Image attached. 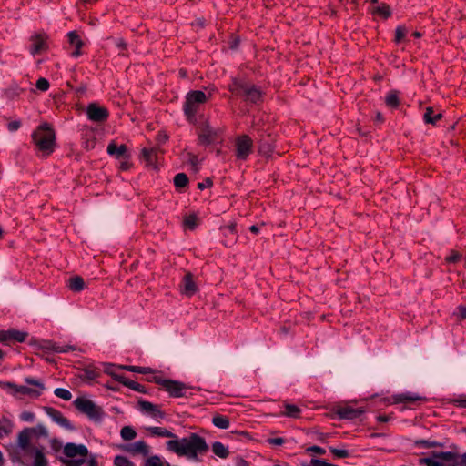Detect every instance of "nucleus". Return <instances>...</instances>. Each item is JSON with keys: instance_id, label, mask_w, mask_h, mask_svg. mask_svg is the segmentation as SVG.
<instances>
[{"instance_id": "7", "label": "nucleus", "mask_w": 466, "mask_h": 466, "mask_svg": "<svg viewBox=\"0 0 466 466\" xmlns=\"http://www.w3.org/2000/svg\"><path fill=\"white\" fill-rule=\"evenodd\" d=\"M235 147L238 159L246 160L252 152L253 141L248 135H242L237 137Z\"/></svg>"}, {"instance_id": "24", "label": "nucleus", "mask_w": 466, "mask_h": 466, "mask_svg": "<svg viewBox=\"0 0 466 466\" xmlns=\"http://www.w3.org/2000/svg\"><path fill=\"white\" fill-rule=\"evenodd\" d=\"M67 36L70 45L76 47L75 51L72 52V56H79L81 55L80 49L83 46V41L76 31L69 32Z\"/></svg>"}, {"instance_id": "2", "label": "nucleus", "mask_w": 466, "mask_h": 466, "mask_svg": "<svg viewBox=\"0 0 466 466\" xmlns=\"http://www.w3.org/2000/svg\"><path fill=\"white\" fill-rule=\"evenodd\" d=\"M32 138L39 150L49 155L54 151L56 135L54 129L47 123L40 125L32 135Z\"/></svg>"}, {"instance_id": "41", "label": "nucleus", "mask_w": 466, "mask_h": 466, "mask_svg": "<svg viewBox=\"0 0 466 466\" xmlns=\"http://www.w3.org/2000/svg\"><path fill=\"white\" fill-rule=\"evenodd\" d=\"M33 466H47V460L41 451H36L34 457Z\"/></svg>"}, {"instance_id": "53", "label": "nucleus", "mask_w": 466, "mask_h": 466, "mask_svg": "<svg viewBox=\"0 0 466 466\" xmlns=\"http://www.w3.org/2000/svg\"><path fill=\"white\" fill-rule=\"evenodd\" d=\"M116 367L111 364H106L105 368V372L110 376H112L116 380H117L118 377H123L122 375H118L115 372Z\"/></svg>"}, {"instance_id": "42", "label": "nucleus", "mask_w": 466, "mask_h": 466, "mask_svg": "<svg viewBox=\"0 0 466 466\" xmlns=\"http://www.w3.org/2000/svg\"><path fill=\"white\" fill-rule=\"evenodd\" d=\"M198 217L195 214H190L189 216H187L185 218L184 225H185V227L193 230L198 226Z\"/></svg>"}, {"instance_id": "16", "label": "nucleus", "mask_w": 466, "mask_h": 466, "mask_svg": "<svg viewBox=\"0 0 466 466\" xmlns=\"http://www.w3.org/2000/svg\"><path fill=\"white\" fill-rule=\"evenodd\" d=\"M217 138V132L209 125L207 124L202 127L201 132L199 134V141L201 144L209 145L214 143Z\"/></svg>"}, {"instance_id": "61", "label": "nucleus", "mask_w": 466, "mask_h": 466, "mask_svg": "<svg viewBox=\"0 0 466 466\" xmlns=\"http://www.w3.org/2000/svg\"><path fill=\"white\" fill-rule=\"evenodd\" d=\"M212 186V180L208 177L205 179V181L198 183V187L200 190H203L205 188L210 187Z\"/></svg>"}, {"instance_id": "34", "label": "nucleus", "mask_w": 466, "mask_h": 466, "mask_svg": "<svg viewBox=\"0 0 466 466\" xmlns=\"http://www.w3.org/2000/svg\"><path fill=\"white\" fill-rule=\"evenodd\" d=\"M174 185L177 188L182 189L188 185V177L185 173H178L174 177Z\"/></svg>"}, {"instance_id": "6", "label": "nucleus", "mask_w": 466, "mask_h": 466, "mask_svg": "<svg viewBox=\"0 0 466 466\" xmlns=\"http://www.w3.org/2000/svg\"><path fill=\"white\" fill-rule=\"evenodd\" d=\"M48 36L46 33H35L29 38L30 46L29 51L32 56L42 54L48 50L47 44Z\"/></svg>"}, {"instance_id": "25", "label": "nucleus", "mask_w": 466, "mask_h": 466, "mask_svg": "<svg viewBox=\"0 0 466 466\" xmlns=\"http://www.w3.org/2000/svg\"><path fill=\"white\" fill-rule=\"evenodd\" d=\"M431 454V459H441L445 461L452 462L451 464L459 462L460 461V455L451 451H432Z\"/></svg>"}, {"instance_id": "11", "label": "nucleus", "mask_w": 466, "mask_h": 466, "mask_svg": "<svg viewBox=\"0 0 466 466\" xmlns=\"http://www.w3.org/2000/svg\"><path fill=\"white\" fill-rule=\"evenodd\" d=\"M28 337L27 332L20 331L17 329H8L6 331L0 330V342L1 343H9L11 340L17 342H24Z\"/></svg>"}, {"instance_id": "17", "label": "nucleus", "mask_w": 466, "mask_h": 466, "mask_svg": "<svg viewBox=\"0 0 466 466\" xmlns=\"http://www.w3.org/2000/svg\"><path fill=\"white\" fill-rule=\"evenodd\" d=\"M163 151L160 147H152V148H143L141 152L142 158L147 163V166L155 167V162L157 159V154L162 153Z\"/></svg>"}, {"instance_id": "13", "label": "nucleus", "mask_w": 466, "mask_h": 466, "mask_svg": "<svg viewBox=\"0 0 466 466\" xmlns=\"http://www.w3.org/2000/svg\"><path fill=\"white\" fill-rule=\"evenodd\" d=\"M45 411L54 421H56L61 427H64L65 429L70 431L74 430V427L71 424V422L66 417H64L59 410L52 407H45Z\"/></svg>"}, {"instance_id": "56", "label": "nucleus", "mask_w": 466, "mask_h": 466, "mask_svg": "<svg viewBox=\"0 0 466 466\" xmlns=\"http://www.w3.org/2000/svg\"><path fill=\"white\" fill-rule=\"evenodd\" d=\"M147 380L149 381V382L156 383V384L160 385L161 387H163L166 379H163L159 375H153L152 377L147 378Z\"/></svg>"}, {"instance_id": "47", "label": "nucleus", "mask_w": 466, "mask_h": 466, "mask_svg": "<svg viewBox=\"0 0 466 466\" xmlns=\"http://www.w3.org/2000/svg\"><path fill=\"white\" fill-rule=\"evenodd\" d=\"M461 258V254L456 250H451V254L446 257L445 261L447 263H457Z\"/></svg>"}, {"instance_id": "30", "label": "nucleus", "mask_w": 466, "mask_h": 466, "mask_svg": "<svg viewBox=\"0 0 466 466\" xmlns=\"http://www.w3.org/2000/svg\"><path fill=\"white\" fill-rule=\"evenodd\" d=\"M442 118L441 113L434 114L432 107H427L423 116V119L427 124L435 125L439 120Z\"/></svg>"}, {"instance_id": "44", "label": "nucleus", "mask_w": 466, "mask_h": 466, "mask_svg": "<svg viewBox=\"0 0 466 466\" xmlns=\"http://www.w3.org/2000/svg\"><path fill=\"white\" fill-rule=\"evenodd\" d=\"M29 430H30L31 433H33L36 436H42V437L48 436V431H47L46 428L42 424H38L34 428H29Z\"/></svg>"}, {"instance_id": "43", "label": "nucleus", "mask_w": 466, "mask_h": 466, "mask_svg": "<svg viewBox=\"0 0 466 466\" xmlns=\"http://www.w3.org/2000/svg\"><path fill=\"white\" fill-rule=\"evenodd\" d=\"M415 445L421 446L423 448L443 447L442 443L437 441H430L427 440H418L415 441Z\"/></svg>"}, {"instance_id": "40", "label": "nucleus", "mask_w": 466, "mask_h": 466, "mask_svg": "<svg viewBox=\"0 0 466 466\" xmlns=\"http://www.w3.org/2000/svg\"><path fill=\"white\" fill-rule=\"evenodd\" d=\"M121 369H125L128 371L137 372L140 374H149L153 373V370L149 367H140V366H122Z\"/></svg>"}, {"instance_id": "18", "label": "nucleus", "mask_w": 466, "mask_h": 466, "mask_svg": "<svg viewBox=\"0 0 466 466\" xmlns=\"http://www.w3.org/2000/svg\"><path fill=\"white\" fill-rule=\"evenodd\" d=\"M181 289L184 294L187 296H192L196 293L198 288L196 283L193 280V274L190 272H187L182 280L181 283Z\"/></svg>"}, {"instance_id": "64", "label": "nucleus", "mask_w": 466, "mask_h": 466, "mask_svg": "<svg viewBox=\"0 0 466 466\" xmlns=\"http://www.w3.org/2000/svg\"><path fill=\"white\" fill-rule=\"evenodd\" d=\"M451 466H466V452L460 455L459 462L453 463Z\"/></svg>"}, {"instance_id": "22", "label": "nucleus", "mask_w": 466, "mask_h": 466, "mask_svg": "<svg viewBox=\"0 0 466 466\" xmlns=\"http://www.w3.org/2000/svg\"><path fill=\"white\" fill-rule=\"evenodd\" d=\"M396 403H415L417 401H424L426 399L413 393H401L393 396Z\"/></svg>"}, {"instance_id": "63", "label": "nucleus", "mask_w": 466, "mask_h": 466, "mask_svg": "<svg viewBox=\"0 0 466 466\" xmlns=\"http://www.w3.org/2000/svg\"><path fill=\"white\" fill-rule=\"evenodd\" d=\"M458 316L461 319H466V307L465 306H459L458 307Z\"/></svg>"}, {"instance_id": "10", "label": "nucleus", "mask_w": 466, "mask_h": 466, "mask_svg": "<svg viewBox=\"0 0 466 466\" xmlns=\"http://www.w3.org/2000/svg\"><path fill=\"white\" fill-rule=\"evenodd\" d=\"M137 408L140 411L155 420L164 419L166 416L165 412L160 410L158 405L153 404L147 400H139L137 401Z\"/></svg>"}, {"instance_id": "62", "label": "nucleus", "mask_w": 466, "mask_h": 466, "mask_svg": "<svg viewBox=\"0 0 466 466\" xmlns=\"http://www.w3.org/2000/svg\"><path fill=\"white\" fill-rule=\"evenodd\" d=\"M453 402L461 408H466V397L460 396L459 398L453 400Z\"/></svg>"}, {"instance_id": "26", "label": "nucleus", "mask_w": 466, "mask_h": 466, "mask_svg": "<svg viewBox=\"0 0 466 466\" xmlns=\"http://www.w3.org/2000/svg\"><path fill=\"white\" fill-rule=\"evenodd\" d=\"M67 287L74 292H79L85 289L84 279L80 276H74L67 280Z\"/></svg>"}, {"instance_id": "52", "label": "nucleus", "mask_w": 466, "mask_h": 466, "mask_svg": "<svg viewBox=\"0 0 466 466\" xmlns=\"http://www.w3.org/2000/svg\"><path fill=\"white\" fill-rule=\"evenodd\" d=\"M187 157H188V161H189L193 170L198 171V166L199 163L198 157L192 153H187Z\"/></svg>"}, {"instance_id": "3", "label": "nucleus", "mask_w": 466, "mask_h": 466, "mask_svg": "<svg viewBox=\"0 0 466 466\" xmlns=\"http://www.w3.org/2000/svg\"><path fill=\"white\" fill-rule=\"evenodd\" d=\"M208 98V96L200 90H194L187 93L183 110L189 120L195 117L200 105L206 103Z\"/></svg>"}, {"instance_id": "14", "label": "nucleus", "mask_w": 466, "mask_h": 466, "mask_svg": "<svg viewBox=\"0 0 466 466\" xmlns=\"http://www.w3.org/2000/svg\"><path fill=\"white\" fill-rule=\"evenodd\" d=\"M254 85H249L248 83L242 82L240 80L235 79L230 85H229V91L233 93L235 96H242L247 100L248 94L251 90Z\"/></svg>"}, {"instance_id": "4", "label": "nucleus", "mask_w": 466, "mask_h": 466, "mask_svg": "<svg viewBox=\"0 0 466 466\" xmlns=\"http://www.w3.org/2000/svg\"><path fill=\"white\" fill-rule=\"evenodd\" d=\"M74 405L81 413L86 415L90 420L99 421L103 417L104 412L102 408L97 406L91 400L79 397L74 400Z\"/></svg>"}, {"instance_id": "19", "label": "nucleus", "mask_w": 466, "mask_h": 466, "mask_svg": "<svg viewBox=\"0 0 466 466\" xmlns=\"http://www.w3.org/2000/svg\"><path fill=\"white\" fill-rule=\"evenodd\" d=\"M78 370L81 372L80 374H78V377L84 381H93L99 376V371L97 370L96 368H95L92 365L78 368Z\"/></svg>"}, {"instance_id": "58", "label": "nucleus", "mask_w": 466, "mask_h": 466, "mask_svg": "<svg viewBox=\"0 0 466 466\" xmlns=\"http://www.w3.org/2000/svg\"><path fill=\"white\" fill-rule=\"evenodd\" d=\"M20 418L24 421H33L35 420V414L31 411H23L20 415Z\"/></svg>"}, {"instance_id": "32", "label": "nucleus", "mask_w": 466, "mask_h": 466, "mask_svg": "<svg viewBox=\"0 0 466 466\" xmlns=\"http://www.w3.org/2000/svg\"><path fill=\"white\" fill-rule=\"evenodd\" d=\"M30 435H31V431H30L29 428H25L22 431L19 432L18 445L23 450H25L28 447L29 441H30Z\"/></svg>"}, {"instance_id": "8", "label": "nucleus", "mask_w": 466, "mask_h": 466, "mask_svg": "<svg viewBox=\"0 0 466 466\" xmlns=\"http://www.w3.org/2000/svg\"><path fill=\"white\" fill-rule=\"evenodd\" d=\"M86 115L89 120L96 123L106 121L109 116L108 110L96 103H91L86 107Z\"/></svg>"}, {"instance_id": "31", "label": "nucleus", "mask_w": 466, "mask_h": 466, "mask_svg": "<svg viewBox=\"0 0 466 466\" xmlns=\"http://www.w3.org/2000/svg\"><path fill=\"white\" fill-rule=\"evenodd\" d=\"M212 423L214 426L219 429H228L229 428L230 421L229 419L227 416L216 414L212 418Z\"/></svg>"}, {"instance_id": "23", "label": "nucleus", "mask_w": 466, "mask_h": 466, "mask_svg": "<svg viewBox=\"0 0 466 466\" xmlns=\"http://www.w3.org/2000/svg\"><path fill=\"white\" fill-rule=\"evenodd\" d=\"M273 149H274L273 140L269 136L260 139L259 146H258V151L262 156H264L266 157H270L273 152Z\"/></svg>"}, {"instance_id": "45", "label": "nucleus", "mask_w": 466, "mask_h": 466, "mask_svg": "<svg viewBox=\"0 0 466 466\" xmlns=\"http://www.w3.org/2000/svg\"><path fill=\"white\" fill-rule=\"evenodd\" d=\"M54 393L56 397L61 398L65 400H69L72 398L71 392L66 389L57 388L55 390Z\"/></svg>"}, {"instance_id": "38", "label": "nucleus", "mask_w": 466, "mask_h": 466, "mask_svg": "<svg viewBox=\"0 0 466 466\" xmlns=\"http://www.w3.org/2000/svg\"><path fill=\"white\" fill-rule=\"evenodd\" d=\"M22 92H23L22 88H20L16 85H14V86H11L9 88H7L5 91V96H6V98L13 100V99L18 97Z\"/></svg>"}, {"instance_id": "12", "label": "nucleus", "mask_w": 466, "mask_h": 466, "mask_svg": "<svg viewBox=\"0 0 466 466\" xmlns=\"http://www.w3.org/2000/svg\"><path fill=\"white\" fill-rule=\"evenodd\" d=\"M63 452L67 458H75L78 455L86 458L88 455V450L84 444L72 442L66 443L64 446Z\"/></svg>"}, {"instance_id": "59", "label": "nucleus", "mask_w": 466, "mask_h": 466, "mask_svg": "<svg viewBox=\"0 0 466 466\" xmlns=\"http://www.w3.org/2000/svg\"><path fill=\"white\" fill-rule=\"evenodd\" d=\"M306 451L308 452H314V453H317L319 455H323L326 452V451L323 448H321L319 446H316V445L310 446V447L307 448Z\"/></svg>"}, {"instance_id": "36", "label": "nucleus", "mask_w": 466, "mask_h": 466, "mask_svg": "<svg viewBox=\"0 0 466 466\" xmlns=\"http://www.w3.org/2000/svg\"><path fill=\"white\" fill-rule=\"evenodd\" d=\"M386 105L390 107L396 108L399 104V96L396 91L390 92L385 98Z\"/></svg>"}, {"instance_id": "27", "label": "nucleus", "mask_w": 466, "mask_h": 466, "mask_svg": "<svg viewBox=\"0 0 466 466\" xmlns=\"http://www.w3.org/2000/svg\"><path fill=\"white\" fill-rule=\"evenodd\" d=\"M211 449H212L213 453L221 459H226L229 455V451H228V447L225 446L220 441L213 442Z\"/></svg>"}, {"instance_id": "57", "label": "nucleus", "mask_w": 466, "mask_h": 466, "mask_svg": "<svg viewBox=\"0 0 466 466\" xmlns=\"http://www.w3.org/2000/svg\"><path fill=\"white\" fill-rule=\"evenodd\" d=\"M168 135L163 131H160L158 132V134L157 135V147H159L160 145L166 143V141H167L168 139Z\"/></svg>"}, {"instance_id": "1", "label": "nucleus", "mask_w": 466, "mask_h": 466, "mask_svg": "<svg viewBox=\"0 0 466 466\" xmlns=\"http://www.w3.org/2000/svg\"><path fill=\"white\" fill-rule=\"evenodd\" d=\"M168 451L180 457H187L189 460H198L199 455H205L208 451V445L206 440L198 433L192 432L187 437L174 439L167 442Z\"/></svg>"}, {"instance_id": "20", "label": "nucleus", "mask_w": 466, "mask_h": 466, "mask_svg": "<svg viewBox=\"0 0 466 466\" xmlns=\"http://www.w3.org/2000/svg\"><path fill=\"white\" fill-rule=\"evenodd\" d=\"M126 451L129 453L135 455V454H142L144 456H147L149 454V446L143 441H139L134 443L129 444Z\"/></svg>"}, {"instance_id": "21", "label": "nucleus", "mask_w": 466, "mask_h": 466, "mask_svg": "<svg viewBox=\"0 0 466 466\" xmlns=\"http://www.w3.org/2000/svg\"><path fill=\"white\" fill-rule=\"evenodd\" d=\"M106 151L109 155L116 156L117 158H129L127 147L124 144L117 146L116 143L111 142L107 146Z\"/></svg>"}, {"instance_id": "35", "label": "nucleus", "mask_w": 466, "mask_h": 466, "mask_svg": "<svg viewBox=\"0 0 466 466\" xmlns=\"http://www.w3.org/2000/svg\"><path fill=\"white\" fill-rule=\"evenodd\" d=\"M262 93L260 89H258L256 86H253L251 90L248 94V98L246 101H248L253 104H257L261 100Z\"/></svg>"}, {"instance_id": "54", "label": "nucleus", "mask_w": 466, "mask_h": 466, "mask_svg": "<svg viewBox=\"0 0 466 466\" xmlns=\"http://www.w3.org/2000/svg\"><path fill=\"white\" fill-rule=\"evenodd\" d=\"M114 463L116 466H128L130 464L129 461L124 456H116L114 460Z\"/></svg>"}, {"instance_id": "15", "label": "nucleus", "mask_w": 466, "mask_h": 466, "mask_svg": "<svg viewBox=\"0 0 466 466\" xmlns=\"http://www.w3.org/2000/svg\"><path fill=\"white\" fill-rule=\"evenodd\" d=\"M364 410L360 408H352L350 406L339 407L336 413L339 419L342 420H353L359 418L361 414H363Z\"/></svg>"}, {"instance_id": "50", "label": "nucleus", "mask_w": 466, "mask_h": 466, "mask_svg": "<svg viewBox=\"0 0 466 466\" xmlns=\"http://www.w3.org/2000/svg\"><path fill=\"white\" fill-rule=\"evenodd\" d=\"M420 463L426 466H444L441 462L431 458H422L420 460Z\"/></svg>"}, {"instance_id": "5", "label": "nucleus", "mask_w": 466, "mask_h": 466, "mask_svg": "<svg viewBox=\"0 0 466 466\" xmlns=\"http://www.w3.org/2000/svg\"><path fill=\"white\" fill-rule=\"evenodd\" d=\"M25 381L29 385H34V386L37 387L38 390L32 389L27 386H18L13 382H5V384H3V388L12 389L14 390V394L20 393L23 395H29V396L36 397V398L41 395V391L45 388L44 384L41 381H39L35 379H33V378H25Z\"/></svg>"}, {"instance_id": "46", "label": "nucleus", "mask_w": 466, "mask_h": 466, "mask_svg": "<svg viewBox=\"0 0 466 466\" xmlns=\"http://www.w3.org/2000/svg\"><path fill=\"white\" fill-rule=\"evenodd\" d=\"M62 462L66 466H82L86 462V458L81 457L80 459L70 458L69 460H62Z\"/></svg>"}, {"instance_id": "33", "label": "nucleus", "mask_w": 466, "mask_h": 466, "mask_svg": "<svg viewBox=\"0 0 466 466\" xmlns=\"http://www.w3.org/2000/svg\"><path fill=\"white\" fill-rule=\"evenodd\" d=\"M371 13L373 15H380L383 18H388L391 14L390 6L386 4H381L380 5L373 6L371 8Z\"/></svg>"}, {"instance_id": "48", "label": "nucleus", "mask_w": 466, "mask_h": 466, "mask_svg": "<svg viewBox=\"0 0 466 466\" xmlns=\"http://www.w3.org/2000/svg\"><path fill=\"white\" fill-rule=\"evenodd\" d=\"M329 451L334 456L338 458H348L350 456V452L344 449H337L330 447Z\"/></svg>"}, {"instance_id": "37", "label": "nucleus", "mask_w": 466, "mask_h": 466, "mask_svg": "<svg viewBox=\"0 0 466 466\" xmlns=\"http://www.w3.org/2000/svg\"><path fill=\"white\" fill-rule=\"evenodd\" d=\"M120 435L125 441H132L136 438L137 433L131 426H124L120 431Z\"/></svg>"}, {"instance_id": "29", "label": "nucleus", "mask_w": 466, "mask_h": 466, "mask_svg": "<svg viewBox=\"0 0 466 466\" xmlns=\"http://www.w3.org/2000/svg\"><path fill=\"white\" fill-rule=\"evenodd\" d=\"M117 381L121 382L123 385L128 387L129 389L136 390L137 392L145 393V386L131 380L129 379H127L126 377H118Z\"/></svg>"}, {"instance_id": "60", "label": "nucleus", "mask_w": 466, "mask_h": 466, "mask_svg": "<svg viewBox=\"0 0 466 466\" xmlns=\"http://www.w3.org/2000/svg\"><path fill=\"white\" fill-rule=\"evenodd\" d=\"M21 127V122L19 120L11 121L7 125V128L10 132H15L18 130Z\"/></svg>"}, {"instance_id": "49", "label": "nucleus", "mask_w": 466, "mask_h": 466, "mask_svg": "<svg viewBox=\"0 0 466 466\" xmlns=\"http://www.w3.org/2000/svg\"><path fill=\"white\" fill-rule=\"evenodd\" d=\"M35 86L37 89L41 91H46L49 88L50 85L46 78L41 77L36 81Z\"/></svg>"}, {"instance_id": "39", "label": "nucleus", "mask_w": 466, "mask_h": 466, "mask_svg": "<svg viewBox=\"0 0 466 466\" xmlns=\"http://www.w3.org/2000/svg\"><path fill=\"white\" fill-rule=\"evenodd\" d=\"M284 415L290 418H299L300 414V409L293 404H285Z\"/></svg>"}, {"instance_id": "55", "label": "nucleus", "mask_w": 466, "mask_h": 466, "mask_svg": "<svg viewBox=\"0 0 466 466\" xmlns=\"http://www.w3.org/2000/svg\"><path fill=\"white\" fill-rule=\"evenodd\" d=\"M52 350L56 352H68L69 350H75L76 348L73 346H59L55 344Z\"/></svg>"}, {"instance_id": "51", "label": "nucleus", "mask_w": 466, "mask_h": 466, "mask_svg": "<svg viewBox=\"0 0 466 466\" xmlns=\"http://www.w3.org/2000/svg\"><path fill=\"white\" fill-rule=\"evenodd\" d=\"M406 33H407V30L405 27L398 26L395 31V41L397 43L400 42L404 38Z\"/></svg>"}, {"instance_id": "9", "label": "nucleus", "mask_w": 466, "mask_h": 466, "mask_svg": "<svg viewBox=\"0 0 466 466\" xmlns=\"http://www.w3.org/2000/svg\"><path fill=\"white\" fill-rule=\"evenodd\" d=\"M162 388L173 398L186 396L187 390L189 389L185 383L169 379H166Z\"/></svg>"}, {"instance_id": "28", "label": "nucleus", "mask_w": 466, "mask_h": 466, "mask_svg": "<svg viewBox=\"0 0 466 466\" xmlns=\"http://www.w3.org/2000/svg\"><path fill=\"white\" fill-rule=\"evenodd\" d=\"M147 431L152 435V436H157V437H167V438H176V435L168 431L166 428L162 427H148L147 428Z\"/></svg>"}]
</instances>
